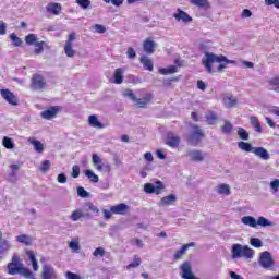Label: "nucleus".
<instances>
[{"label":"nucleus","instance_id":"1","mask_svg":"<svg viewBox=\"0 0 279 279\" xmlns=\"http://www.w3.org/2000/svg\"><path fill=\"white\" fill-rule=\"evenodd\" d=\"M199 49L201 51H203V53H205L202 62L206 71L209 73H213V64H215V62H230L223 54L217 56L213 52H209L208 46H206L205 44H201Z\"/></svg>","mask_w":279,"mask_h":279},{"label":"nucleus","instance_id":"2","mask_svg":"<svg viewBox=\"0 0 279 279\" xmlns=\"http://www.w3.org/2000/svg\"><path fill=\"white\" fill-rule=\"evenodd\" d=\"M88 210H90V213H94V215H99V208L97 206H95L93 203L87 202L84 205L83 210L82 209H76L74 210L71 216L70 219L72 221H80V219H93V214L88 213Z\"/></svg>","mask_w":279,"mask_h":279},{"label":"nucleus","instance_id":"3","mask_svg":"<svg viewBox=\"0 0 279 279\" xmlns=\"http://www.w3.org/2000/svg\"><path fill=\"white\" fill-rule=\"evenodd\" d=\"M232 258H254V250L247 245L233 244L231 247Z\"/></svg>","mask_w":279,"mask_h":279},{"label":"nucleus","instance_id":"4","mask_svg":"<svg viewBox=\"0 0 279 279\" xmlns=\"http://www.w3.org/2000/svg\"><path fill=\"white\" fill-rule=\"evenodd\" d=\"M232 258H254V250L247 245L233 244L231 247Z\"/></svg>","mask_w":279,"mask_h":279},{"label":"nucleus","instance_id":"5","mask_svg":"<svg viewBox=\"0 0 279 279\" xmlns=\"http://www.w3.org/2000/svg\"><path fill=\"white\" fill-rule=\"evenodd\" d=\"M192 130L186 137L187 144L192 145V147H197L202 140L205 138L206 134H204V130H202L197 124H193Z\"/></svg>","mask_w":279,"mask_h":279},{"label":"nucleus","instance_id":"6","mask_svg":"<svg viewBox=\"0 0 279 279\" xmlns=\"http://www.w3.org/2000/svg\"><path fill=\"white\" fill-rule=\"evenodd\" d=\"M258 264L263 269H271L276 265V262H274V256L269 251L262 252L259 255Z\"/></svg>","mask_w":279,"mask_h":279},{"label":"nucleus","instance_id":"7","mask_svg":"<svg viewBox=\"0 0 279 279\" xmlns=\"http://www.w3.org/2000/svg\"><path fill=\"white\" fill-rule=\"evenodd\" d=\"M165 189V184L162 181H156L155 183H145L144 184V191L148 194L151 195L155 193V195H160Z\"/></svg>","mask_w":279,"mask_h":279},{"label":"nucleus","instance_id":"8","mask_svg":"<svg viewBox=\"0 0 279 279\" xmlns=\"http://www.w3.org/2000/svg\"><path fill=\"white\" fill-rule=\"evenodd\" d=\"M32 90H45L47 88V81L40 74H34L31 83Z\"/></svg>","mask_w":279,"mask_h":279},{"label":"nucleus","instance_id":"9","mask_svg":"<svg viewBox=\"0 0 279 279\" xmlns=\"http://www.w3.org/2000/svg\"><path fill=\"white\" fill-rule=\"evenodd\" d=\"M10 250H12L10 241L3 239V232L0 231V260H3V257L8 256Z\"/></svg>","mask_w":279,"mask_h":279},{"label":"nucleus","instance_id":"10","mask_svg":"<svg viewBox=\"0 0 279 279\" xmlns=\"http://www.w3.org/2000/svg\"><path fill=\"white\" fill-rule=\"evenodd\" d=\"M0 94L3 100H5L11 106H19V98L10 89H0Z\"/></svg>","mask_w":279,"mask_h":279},{"label":"nucleus","instance_id":"11","mask_svg":"<svg viewBox=\"0 0 279 279\" xmlns=\"http://www.w3.org/2000/svg\"><path fill=\"white\" fill-rule=\"evenodd\" d=\"M58 112H60V107L53 106L41 111L40 117L47 121H51V119H56V117H58Z\"/></svg>","mask_w":279,"mask_h":279},{"label":"nucleus","instance_id":"12","mask_svg":"<svg viewBox=\"0 0 279 279\" xmlns=\"http://www.w3.org/2000/svg\"><path fill=\"white\" fill-rule=\"evenodd\" d=\"M187 156L193 162H204L206 158V153L199 149H191L187 151Z\"/></svg>","mask_w":279,"mask_h":279},{"label":"nucleus","instance_id":"13","mask_svg":"<svg viewBox=\"0 0 279 279\" xmlns=\"http://www.w3.org/2000/svg\"><path fill=\"white\" fill-rule=\"evenodd\" d=\"M181 271H182L181 278H183V279H194L195 278V274H193L191 263H189V262H184L181 265Z\"/></svg>","mask_w":279,"mask_h":279},{"label":"nucleus","instance_id":"14","mask_svg":"<svg viewBox=\"0 0 279 279\" xmlns=\"http://www.w3.org/2000/svg\"><path fill=\"white\" fill-rule=\"evenodd\" d=\"M166 145L175 148L180 146V136L175 135L173 132H168L166 135Z\"/></svg>","mask_w":279,"mask_h":279},{"label":"nucleus","instance_id":"15","mask_svg":"<svg viewBox=\"0 0 279 279\" xmlns=\"http://www.w3.org/2000/svg\"><path fill=\"white\" fill-rule=\"evenodd\" d=\"M41 279H58V274L56 269H53L49 265L43 266Z\"/></svg>","mask_w":279,"mask_h":279},{"label":"nucleus","instance_id":"16","mask_svg":"<svg viewBox=\"0 0 279 279\" xmlns=\"http://www.w3.org/2000/svg\"><path fill=\"white\" fill-rule=\"evenodd\" d=\"M153 99L154 95L151 93H148L143 98H136L134 104L135 106H137V108H147V105L151 104Z\"/></svg>","mask_w":279,"mask_h":279},{"label":"nucleus","instance_id":"17","mask_svg":"<svg viewBox=\"0 0 279 279\" xmlns=\"http://www.w3.org/2000/svg\"><path fill=\"white\" fill-rule=\"evenodd\" d=\"M195 242L184 244L180 250L175 252V254L173 255V260H180L184 256V254H186V250H189V247H195Z\"/></svg>","mask_w":279,"mask_h":279},{"label":"nucleus","instance_id":"18","mask_svg":"<svg viewBox=\"0 0 279 279\" xmlns=\"http://www.w3.org/2000/svg\"><path fill=\"white\" fill-rule=\"evenodd\" d=\"M129 209L130 206H128L125 203H120L111 207V213H113V215H125Z\"/></svg>","mask_w":279,"mask_h":279},{"label":"nucleus","instance_id":"19","mask_svg":"<svg viewBox=\"0 0 279 279\" xmlns=\"http://www.w3.org/2000/svg\"><path fill=\"white\" fill-rule=\"evenodd\" d=\"M178 13L173 14V17L175 21H183V23H191L193 21V17H191L186 12L182 11L181 9L177 10Z\"/></svg>","mask_w":279,"mask_h":279},{"label":"nucleus","instance_id":"20","mask_svg":"<svg viewBox=\"0 0 279 279\" xmlns=\"http://www.w3.org/2000/svg\"><path fill=\"white\" fill-rule=\"evenodd\" d=\"M253 154H255V156H257L262 160H269L270 158L269 151H267V149L263 147H255Z\"/></svg>","mask_w":279,"mask_h":279},{"label":"nucleus","instance_id":"21","mask_svg":"<svg viewBox=\"0 0 279 279\" xmlns=\"http://www.w3.org/2000/svg\"><path fill=\"white\" fill-rule=\"evenodd\" d=\"M110 82H112V84H123V69L122 68L116 69V71L113 73V78H110Z\"/></svg>","mask_w":279,"mask_h":279},{"label":"nucleus","instance_id":"22","mask_svg":"<svg viewBox=\"0 0 279 279\" xmlns=\"http://www.w3.org/2000/svg\"><path fill=\"white\" fill-rule=\"evenodd\" d=\"M143 49L145 53H154V51H156V41L151 39H146L143 44Z\"/></svg>","mask_w":279,"mask_h":279},{"label":"nucleus","instance_id":"23","mask_svg":"<svg viewBox=\"0 0 279 279\" xmlns=\"http://www.w3.org/2000/svg\"><path fill=\"white\" fill-rule=\"evenodd\" d=\"M88 124L92 128H98V130H104V128H106V124L101 123L95 114L88 117Z\"/></svg>","mask_w":279,"mask_h":279},{"label":"nucleus","instance_id":"24","mask_svg":"<svg viewBox=\"0 0 279 279\" xmlns=\"http://www.w3.org/2000/svg\"><path fill=\"white\" fill-rule=\"evenodd\" d=\"M28 143L31 145H33V147H34L35 151H37V154H43V151H45V145H43L40 143V141L36 140L35 137H29Z\"/></svg>","mask_w":279,"mask_h":279},{"label":"nucleus","instance_id":"25","mask_svg":"<svg viewBox=\"0 0 279 279\" xmlns=\"http://www.w3.org/2000/svg\"><path fill=\"white\" fill-rule=\"evenodd\" d=\"M178 202V197L175 196V194H170L166 197H162L160 199L159 205L160 206H171V204H175Z\"/></svg>","mask_w":279,"mask_h":279},{"label":"nucleus","instance_id":"26","mask_svg":"<svg viewBox=\"0 0 279 279\" xmlns=\"http://www.w3.org/2000/svg\"><path fill=\"white\" fill-rule=\"evenodd\" d=\"M205 119L208 125H215L217 121H219V116H217V113H215L214 111H207L205 114Z\"/></svg>","mask_w":279,"mask_h":279},{"label":"nucleus","instance_id":"27","mask_svg":"<svg viewBox=\"0 0 279 279\" xmlns=\"http://www.w3.org/2000/svg\"><path fill=\"white\" fill-rule=\"evenodd\" d=\"M47 12H51V14H54L56 16H58V14H60L62 7L59 3L52 2L49 3L47 7Z\"/></svg>","mask_w":279,"mask_h":279},{"label":"nucleus","instance_id":"28","mask_svg":"<svg viewBox=\"0 0 279 279\" xmlns=\"http://www.w3.org/2000/svg\"><path fill=\"white\" fill-rule=\"evenodd\" d=\"M140 62L141 64H143L144 69H146V71H154V62L151 61V59L143 56L140 58Z\"/></svg>","mask_w":279,"mask_h":279},{"label":"nucleus","instance_id":"29","mask_svg":"<svg viewBox=\"0 0 279 279\" xmlns=\"http://www.w3.org/2000/svg\"><path fill=\"white\" fill-rule=\"evenodd\" d=\"M241 222L244 226H250V228H257L256 218H254L253 216L242 217Z\"/></svg>","mask_w":279,"mask_h":279},{"label":"nucleus","instance_id":"30","mask_svg":"<svg viewBox=\"0 0 279 279\" xmlns=\"http://www.w3.org/2000/svg\"><path fill=\"white\" fill-rule=\"evenodd\" d=\"M257 226H262V228H274V226H276V222L270 221L269 219L260 216L257 220H256Z\"/></svg>","mask_w":279,"mask_h":279},{"label":"nucleus","instance_id":"31","mask_svg":"<svg viewBox=\"0 0 279 279\" xmlns=\"http://www.w3.org/2000/svg\"><path fill=\"white\" fill-rule=\"evenodd\" d=\"M15 241H17V243H23V245L29 246L32 245L33 239L31 235L21 234L15 238Z\"/></svg>","mask_w":279,"mask_h":279},{"label":"nucleus","instance_id":"32","mask_svg":"<svg viewBox=\"0 0 279 279\" xmlns=\"http://www.w3.org/2000/svg\"><path fill=\"white\" fill-rule=\"evenodd\" d=\"M222 134H227L230 135L232 134L233 130H234V125L230 123V121L225 120L223 121V125L220 128Z\"/></svg>","mask_w":279,"mask_h":279},{"label":"nucleus","instance_id":"33","mask_svg":"<svg viewBox=\"0 0 279 279\" xmlns=\"http://www.w3.org/2000/svg\"><path fill=\"white\" fill-rule=\"evenodd\" d=\"M238 147L239 149H242V151H247V153H254L255 147L252 146V144L247 142H238Z\"/></svg>","mask_w":279,"mask_h":279},{"label":"nucleus","instance_id":"34","mask_svg":"<svg viewBox=\"0 0 279 279\" xmlns=\"http://www.w3.org/2000/svg\"><path fill=\"white\" fill-rule=\"evenodd\" d=\"M223 104L226 108H234L239 101L236 100V97L233 96H227L223 98Z\"/></svg>","mask_w":279,"mask_h":279},{"label":"nucleus","instance_id":"35","mask_svg":"<svg viewBox=\"0 0 279 279\" xmlns=\"http://www.w3.org/2000/svg\"><path fill=\"white\" fill-rule=\"evenodd\" d=\"M217 193L218 195H230V185L222 183L217 186Z\"/></svg>","mask_w":279,"mask_h":279},{"label":"nucleus","instance_id":"36","mask_svg":"<svg viewBox=\"0 0 279 279\" xmlns=\"http://www.w3.org/2000/svg\"><path fill=\"white\" fill-rule=\"evenodd\" d=\"M64 51L68 58H73L75 56V50L73 49V43L65 41Z\"/></svg>","mask_w":279,"mask_h":279},{"label":"nucleus","instance_id":"37","mask_svg":"<svg viewBox=\"0 0 279 279\" xmlns=\"http://www.w3.org/2000/svg\"><path fill=\"white\" fill-rule=\"evenodd\" d=\"M250 121H251V125L255 128V132H258V134H260V132H263V128L260 126V122L258 121V118L255 116H252L250 118Z\"/></svg>","mask_w":279,"mask_h":279},{"label":"nucleus","instance_id":"38","mask_svg":"<svg viewBox=\"0 0 279 279\" xmlns=\"http://www.w3.org/2000/svg\"><path fill=\"white\" fill-rule=\"evenodd\" d=\"M26 254L33 265L34 271H38V260H36V255L34 254V251H27Z\"/></svg>","mask_w":279,"mask_h":279},{"label":"nucleus","instance_id":"39","mask_svg":"<svg viewBox=\"0 0 279 279\" xmlns=\"http://www.w3.org/2000/svg\"><path fill=\"white\" fill-rule=\"evenodd\" d=\"M159 73L161 75H171L172 73H178V66L170 65L168 68H162V69L159 70Z\"/></svg>","mask_w":279,"mask_h":279},{"label":"nucleus","instance_id":"40","mask_svg":"<svg viewBox=\"0 0 279 279\" xmlns=\"http://www.w3.org/2000/svg\"><path fill=\"white\" fill-rule=\"evenodd\" d=\"M25 43L26 45H34V47H36V45H38V37L35 34H28L25 36Z\"/></svg>","mask_w":279,"mask_h":279},{"label":"nucleus","instance_id":"41","mask_svg":"<svg viewBox=\"0 0 279 279\" xmlns=\"http://www.w3.org/2000/svg\"><path fill=\"white\" fill-rule=\"evenodd\" d=\"M2 145L3 147H5V149H14L15 147L14 141H12V138L8 136L3 137Z\"/></svg>","mask_w":279,"mask_h":279},{"label":"nucleus","instance_id":"42","mask_svg":"<svg viewBox=\"0 0 279 279\" xmlns=\"http://www.w3.org/2000/svg\"><path fill=\"white\" fill-rule=\"evenodd\" d=\"M193 5L197 8H210V2L208 0H190Z\"/></svg>","mask_w":279,"mask_h":279},{"label":"nucleus","instance_id":"43","mask_svg":"<svg viewBox=\"0 0 279 279\" xmlns=\"http://www.w3.org/2000/svg\"><path fill=\"white\" fill-rule=\"evenodd\" d=\"M238 136L241 141H250V133H247L243 128L238 129Z\"/></svg>","mask_w":279,"mask_h":279},{"label":"nucleus","instance_id":"44","mask_svg":"<svg viewBox=\"0 0 279 279\" xmlns=\"http://www.w3.org/2000/svg\"><path fill=\"white\" fill-rule=\"evenodd\" d=\"M85 175H86V178H88V180H90V182H94V183L99 182V177L97 174H95V172H93V170H86Z\"/></svg>","mask_w":279,"mask_h":279},{"label":"nucleus","instance_id":"45","mask_svg":"<svg viewBox=\"0 0 279 279\" xmlns=\"http://www.w3.org/2000/svg\"><path fill=\"white\" fill-rule=\"evenodd\" d=\"M10 39L12 40L14 47H21V45H23V40L16 36V33H12L10 35Z\"/></svg>","mask_w":279,"mask_h":279},{"label":"nucleus","instance_id":"46","mask_svg":"<svg viewBox=\"0 0 279 279\" xmlns=\"http://www.w3.org/2000/svg\"><path fill=\"white\" fill-rule=\"evenodd\" d=\"M269 84L271 86V90L279 93V76H276L272 80H270Z\"/></svg>","mask_w":279,"mask_h":279},{"label":"nucleus","instance_id":"47","mask_svg":"<svg viewBox=\"0 0 279 279\" xmlns=\"http://www.w3.org/2000/svg\"><path fill=\"white\" fill-rule=\"evenodd\" d=\"M49 169H51V161H49V160L43 161L39 167V171H41V173H47V171H49Z\"/></svg>","mask_w":279,"mask_h":279},{"label":"nucleus","instance_id":"48","mask_svg":"<svg viewBox=\"0 0 279 279\" xmlns=\"http://www.w3.org/2000/svg\"><path fill=\"white\" fill-rule=\"evenodd\" d=\"M229 62L227 61H221V62H218L219 65L217 68V71L218 73H221L223 71V69H226V66H228V64H234V61L228 59Z\"/></svg>","mask_w":279,"mask_h":279},{"label":"nucleus","instance_id":"49","mask_svg":"<svg viewBox=\"0 0 279 279\" xmlns=\"http://www.w3.org/2000/svg\"><path fill=\"white\" fill-rule=\"evenodd\" d=\"M77 195H78V197H83L84 199L90 197V193L85 191L84 187H82V186L77 187Z\"/></svg>","mask_w":279,"mask_h":279},{"label":"nucleus","instance_id":"50","mask_svg":"<svg viewBox=\"0 0 279 279\" xmlns=\"http://www.w3.org/2000/svg\"><path fill=\"white\" fill-rule=\"evenodd\" d=\"M250 244L253 246V247H263V241L258 238H251L250 240Z\"/></svg>","mask_w":279,"mask_h":279},{"label":"nucleus","instance_id":"51","mask_svg":"<svg viewBox=\"0 0 279 279\" xmlns=\"http://www.w3.org/2000/svg\"><path fill=\"white\" fill-rule=\"evenodd\" d=\"M124 97H128V99H131V101H136V95H134V90L132 89H125L123 93Z\"/></svg>","mask_w":279,"mask_h":279},{"label":"nucleus","instance_id":"52","mask_svg":"<svg viewBox=\"0 0 279 279\" xmlns=\"http://www.w3.org/2000/svg\"><path fill=\"white\" fill-rule=\"evenodd\" d=\"M76 3L83 10H88V8H90V0H76Z\"/></svg>","mask_w":279,"mask_h":279},{"label":"nucleus","instance_id":"53","mask_svg":"<svg viewBox=\"0 0 279 279\" xmlns=\"http://www.w3.org/2000/svg\"><path fill=\"white\" fill-rule=\"evenodd\" d=\"M35 47H37L34 50V53H36V56H40V53H43L45 51V49L43 47H45V41H39L38 44H35Z\"/></svg>","mask_w":279,"mask_h":279},{"label":"nucleus","instance_id":"54","mask_svg":"<svg viewBox=\"0 0 279 279\" xmlns=\"http://www.w3.org/2000/svg\"><path fill=\"white\" fill-rule=\"evenodd\" d=\"M141 266V259L138 258L137 255L134 256L133 263L128 265V269H132L134 267H140Z\"/></svg>","mask_w":279,"mask_h":279},{"label":"nucleus","instance_id":"55","mask_svg":"<svg viewBox=\"0 0 279 279\" xmlns=\"http://www.w3.org/2000/svg\"><path fill=\"white\" fill-rule=\"evenodd\" d=\"M126 56L129 60H134V58H136V50L132 47L128 48Z\"/></svg>","mask_w":279,"mask_h":279},{"label":"nucleus","instance_id":"56","mask_svg":"<svg viewBox=\"0 0 279 279\" xmlns=\"http://www.w3.org/2000/svg\"><path fill=\"white\" fill-rule=\"evenodd\" d=\"M106 255V251L104 250V247H98L94 251L93 256H95L97 258V256H105Z\"/></svg>","mask_w":279,"mask_h":279},{"label":"nucleus","instance_id":"57","mask_svg":"<svg viewBox=\"0 0 279 279\" xmlns=\"http://www.w3.org/2000/svg\"><path fill=\"white\" fill-rule=\"evenodd\" d=\"M94 29L98 33V34H106V26L101 25V24H96L94 25Z\"/></svg>","mask_w":279,"mask_h":279},{"label":"nucleus","instance_id":"58","mask_svg":"<svg viewBox=\"0 0 279 279\" xmlns=\"http://www.w3.org/2000/svg\"><path fill=\"white\" fill-rule=\"evenodd\" d=\"M270 189L276 193L279 189V180L276 179L270 182Z\"/></svg>","mask_w":279,"mask_h":279},{"label":"nucleus","instance_id":"59","mask_svg":"<svg viewBox=\"0 0 279 279\" xmlns=\"http://www.w3.org/2000/svg\"><path fill=\"white\" fill-rule=\"evenodd\" d=\"M57 180L59 184H66V174L64 173L58 174Z\"/></svg>","mask_w":279,"mask_h":279},{"label":"nucleus","instance_id":"60","mask_svg":"<svg viewBox=\"0 0 279 279\" xmlns=\"http://www.w3.org/2000/svg\"><path fill=\"white\" fill-rule=\"evenodd\" d=\"M92 162H93V165H101L102 163L101 158L99 156H97V154H93Z\"/></svg>","mask_w":279,"mask_h":279},{"label":"nucleus","instance_id":"61","mask_svg":"<svg viewBox=\"0 0 279 279\" xmlns=\"http://www.w3.org/2000/svg\"><path fill=\"white\" fill-rule=\"evenodd\" d=\"M72 178H80V166L72 167Z\"/></svg>","mask_w":279,"mask_h":279},{"label":"nucleus","instance_id":"62","mask_svg":"<svg viewBox=\"0 0 279 279\" xmlns=\"http://www.w3.org/2000/svg\"><path fill=\"white\" fill-rule=\"evenodd\" d=\"M69 247H70V250H74V252H77L80 250V244L75 241H71L69 243Z\"/></svg>","mask_w":279,"mask_h":279},{"label":"nucleus","instance_id":"63","mask_svg":"<svg viewBox=\"0 0 279 279\" xmlns=\"http://www.w3.org/2000/svg\"><path fill=\"white\" fill-rule=\"evenodd\" d=\"M265 3L267 5H275V8H277V10H279V0H265Z\"/></svg>","mask_w":279,"mask_h":279},{"label":"nucleus","instance_id":"64","mask_svg":"<svg viewBox=\"0 0 279 279\" xmlns=\"http://www.w3.org/2000/svg\"><path fill=\"white\" fill-rule=\"evenodd\" d=\"M65 276H66V279H82V277H80V275L71 272V271H68Z\"/></svg>","mask_w":279,"mask_h":279}]
</instances>
